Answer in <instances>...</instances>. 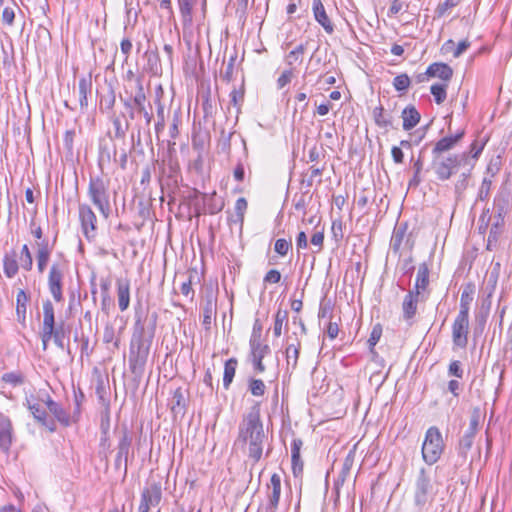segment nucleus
<instances>
[{"label":"nucleus","mask_w":512,"mask_h":512,"mask_svg":"<svg viewBox=\"0 0 512 512\" xmlns=\"http://www.w3.org/2000/svg\"><path fill=\"white\" fill-rule=\"evenodd\" d=\"M157 314L153 313L148 320L142 321L136 315L130 343L129 367L135 378L140 379L144 373L150 346L155 335Z\"/></svg>","instance_id":"1"},{"label":"nucleus","mask_w":512,"mask_h":512,"mask_svg":"<svg viewBox=\"0 0 512 512\" xmlns=\"http://www.w3.org/2000/svg\"><path fill=\"white\" fill-rule=\"evenodd\" d=\"M239 439L248 443V456L254 463H257L262 457L264 444L267 440L258 404L251 408L240 423Z\"/></svg>","instance_id":"2"},{"label":"nucleus","mask_w":512,"mask_h":512,"mask_svg":"<svg viewBox=\"0 0 512 512\" xmlns=\"http://www.w3.org/2000/svg\"><path fill=\"white\" fill-rule=\"evenodd\" d=\"M437 495L430 474L421 468L412 487V512H428Z\"/></svg>","instance_id":"3"},{"label":"nucleus","mask_w":512,"mask_h":512,"mask_svg":"<svg viewBox=\"0 0 512 512\" xmlns=\"http://www.w3.org/2000/svg\"><path fill=\"white\" fill-rule=\"evenodd\" d=\"M468 161L467 152L448 153L446 156H432L430 168L437 180L447 181L458 172L460 167L466 166Z\"/></svg>","instance_id":"4"},{"label":"nucleus","mask_w":512,"mask_h":512,"mask_svg":"<svg viewBox=\"0 0 512 512\" xmlns=\"http://www.w3.org/2000/svg\"><path fill=\"white\" fill-rule=\"evenodd\" d=\"M88 196L104 218L110 215L109 180L102 176H90Z\"/></svg>","instance_id":"5"},{"label":"nucleus","mask_w":512,"mask_h":512,"mask_svg":"<svg viewBox=\"0 0 512 512\" xmlns=\"http://www.w3.org/2000/svg\"><path fill=\"white\" fill-rule=\"evenodd\" d=\"M444 448V442L439 429L435 426L430 427L425 434L422 445L423 460L432 465L438 461Z\"/></svg>","instance_id":"6"},{"label":"nucleus","mask_w":512,"mask_h":512,"mask_svg":"<svg viewBox=\"0 0 512 512\" xmlns=\"http://www.w3.org/2000/svg\"><path fill=\"white\" fill-rule=\"evenodd\" d=\"M66 266L61 262H54L48 273V289L56 302L64 300L63 285Z\"/></svg>","instance_id":"7"},{"label":"nucleus","mask_w":512,"mask_h":512,"mask_svg":"<svg viewBox=\"0 0 512 512\" xmlns=\"http://www.w3.org/2000/svg\"><path fill=\"white\" fill-rule=\"evenodd\" d=\"M137 91L134 96L129 98L120 97V101L123 104L125 111L122 113L123 117H127L126 120L129 122L134 120L139 115L140 107L146 103V94L143 88L141 77L136 78Z\"/></svg>","instance_id":"8"},{"label":"nucleus","mask_w":512,"mask_h":512,"mask_svg":"<svg viewBox=\"0 0 512 512\" xmlns=\"http://www.w3.org/2000/svg\"><path fill=\"white\" fill-rule=\"evenodd\" d=\"M469 333V315L458 314L452 325V339L454 345L466 347Z\"/></svg>","instance_id":"9"},{"label":"nucleus","mask_w":512,"mask_h":512,"mask_svg":"<svg viewBox=\"0 0 512 512\" xmlns=\"http://www.w3.org/2000/svg\"><path fill=\"white\" fill-rule=\"evenodd\" d=\"M139 115H141L145 120V126H140L138 124L135 125V129L137 130L136 136L132 134V139L135 141V144L138 146H141L142 139L146 142H152V136H151V122L153 119V113L151 111V107L148 109L144 104L140 107Z\"/></svg>","instance_id":"10"},{"label":"nucleus","mask_w":512,"mask_h":512,"mask_svg":"<svg viewBox=\"0 0 512 512\" xmlns=\"http://www.w3.org/2000/svg\"><path fill=\"white\" fill-rule=\"evenodd\" d=\"M202 325L206 331L211 329V324L217 313V296L210 290L207 291L203 301L201 302Z\"/></svg>","instance_id":"11"},{"label":"nucleus","mask_w":512,"mask_h":512,"mask_svg":"<svg viewBox=\"0 0 512 512\" xmlns=\"http://www.w3.org/2000/svg\"><path fill=\"white\" fill-rule=\"evenodd\" d=\"M79 219L85 237L88 240L94 238L97 217L88 204H79Z\"/></svg>","instance_id":"12"},{"label":"nucleus","mask_w":512,"mask_h":512,"mask_svg":"<svg viewBox=\"0 0 512 512\" xmlns=\"http://www.w3.org/2000/svg\"><path fill=\"white\" fill-rule=\"evenodd\" d=\"M427 297L416 294L413 291H408V293L404 296L402 302V312L403 319L411 325L413 323V319L417 313V305L419 302L426 301Z\"/></svg>","instance_id":"13"},{"label":"nucleus","mask_w":512,"mask_h":512,"mask_svg":"<svg viewBox=\"0 0 512 512\" xmlns=\"http://www.w3.org/2000/svg\"><path fill=\"white\" fill-rule=\"evenodd\" d=\"M161 496V488L156 484L144 489L141 494L139 512H149L151 506H156L160 503Z\"/></svg>","instance_id":"14"},{"label":"nucleus","mask_w":512,"mask_h":512,"mask_svg":"<svg viewBox=\"0 0 512 512\" xmlns=\"http://www.w3.org/2000/svg\"><path fill=\"white\" fill-rule=\"evenodd\" d=\"M464 134V130H461L455 135L439 139L432 149V156H446V153L451 151L457 145V143L464 137Z\"/></svg>","instance_id":"15"},{"label":"nucleus","mask_w":512,"mask_h":512,"mask_svg":"<svg viewBox=\"0 0 512 512\" xmlns=\"http://www.w3.org/2000/svg\"><path fill=\"white\" fill-rule=\"evenodd\" d=\"M132 438L129 435L127 431H124L119 443H118V451L115 458V466L116 468H120L122 464L124 465V471H127V463H128V456L130 452Z\"/></svg>","instance_id":"16"},{"label":"nucleus","mask_w":512,"mask_h":512,"mask_svg":"<svg viewBox=\"0 0 512 512\" xmlns=\"http://www.w3.org/2000/svg\"><path fill=\"white\" fill-rule=\"evenodd\" d=\"M428 285H429V268L427 264L421 263L418 267L416 280L413 289L410 291L415 292L416 294L426 296L428 298L429 291H428Z\"/></svg>","instance_id":"17"},{"label":"nucleus","mask_w":512,"mask_h":512,"mask_svg":"<svg viewBox=\"0 0 512 512\" xmlns=\"http://www.w3.org/2000/svg\"><path fill=\"white\" fill-rule=\"evenodd\" d=\"M13 441L12 424L10 419L0 414V450L8 453Z\"/></svg>","instance_id":"18"},{"label":"nucleus","mask_w":512,"mask_h":512,"mask_svg":"<svg viewBox=\"0 0 512 512\" xmlns=\"http://www.w3.org/2000/svg\"><path fill=\"white\" fill-rule=\"evenodd\" d=\"M312 10L314 14L315 20L323 27V29L328 33L331 34L334 31V26L332 22L330 21L325 7L321 0H313L312 2Z\"/></svg>","instance_id":"19"},{"label":"nucleus","mask_w":512,"mask_h":512,"mask_svg":"<svg viewBox=\"0 0 512 512\" xmlns=\"http://www.w3.org/2000/svg\"><path fill=\"white\" fill-rule=\"evenodd\" d=\"M117 298L119 309L124 312L130 305V282L128 279H117Z\"/></svg>","instance_id":"20"},{"label":"nucleus","mask_w":512,"mask_h":512,"mask_svg":"<svg viewBox=\"0 0 512 512\" xmlns=\"http://www.w3.org/2000/svg\"><path fill=\"white\" fill-rule=\"evenodd\" d=\"M47 408L54 415L56 420L63 426L68 427L72 423V418L69 412L64 409L59 403L53 401L48 397L46 401Z\"/></svg>","instance_id":"21"},{"label":"nucleus","mask_w":512,"mask_h":512,"mask_svg":"<svg viewBox=\"0 0 512 512\" xmlns=\"http://www.w3.org/2000/svg\"><path fill=\"white\" fill-rule=\"evenodd\" d=\"M187 397L185 391L179 387L172 395L170 406L174 416H183L186 412Z\"/></svg>","instance_id":"22"},{"label":"nucleus","mask_w":512,"mask_h":512,"mask_svg":"<svg viewBox=\"0 0 512 512\" xmlns=\"http://www.w3.org/2000/svg\"><path fill=\"white\" fill-rule=\"evenodd\" d=\"M428 74L430 77H437L447 83L453 76V70L446 63L435 62L428 66Z\"/></svg>","instance_id":"23"},{"label":"nucleus","mask_w":512,"mask_h":512,"mask_svg":"<svg viewBox=\"0 0 512 512\" xmlns=\"http://www.w3.org/2000/svg\"><path fill=\"white\" fill-rule=\"evenodd\" d=\"M53 327H55V316H54V306L52 302L47 299L43 301V324L42 329L46 331V337H48L53 332Z\"/></svg>","instance_id":"24"},{"label":"nucleus","mask_w":512,"mask_h":512,"mask_svg":"<svg viewBox=\"0 0 512 512\" xmlns=\"http://www.w3.org/2000/svg\"><path fill=\"white\" fill-rule=\"evenodd\" d=\"M271 493L268 495V504L266 507L276 510L280 500L281 494V479L280 476L274 473L270 479Z\"/></svg>","instance_id":"25"},{"label":"nucleus","mask_w":512,"mask_h":512,"mask_svg":"<svg viewBox=\"0 0 512 512\" xmlns=\"http://www.w3.org/2000/svg\"><path fill=\"white\" fill-rule=\"evenodd\" d=\"M401 117L403 119V129L409 131L413 129L420 121V113L417 109L409 105L402 111Z\"/></svg>","instance_id":"26"},{"label":"nucleus","mask_w":512,"mask_h":512,"mask_svg":"<svg viewBox=\"0 0 512 512\" xmlns=\"http://www.w3.org/2000/svg\"><path fill=\"white\" fill-rule=\"evenodd\" d=\"M17 253L15 250L7 252L3 258V268L4 273L8 278H13L19 270V265L17 262Z\"/></svg>","instance_id":"27"},{"label":"nucleus","mask_w":512,"mask_h":512,"mask_svg":"<svg viewBox=\"0 0 512 512\" xmlns=\"http://www.w3.org/2000/svg\"><path fill=\"white\" fill-rule=\"evenodd\" d=\"M91 77H82L78 82L79 104L82 110L88 107V94L91 93Z\"/></svg>","instance_id":"28"},{"label":"nucleus","mask_w":512,"mask_h":512,"mask_svg":"<svg viewBox=\"0 0 512 512\" xmlns=\"http://www.w3.org/2000/svg\"><path fill=\"white\" fill-rule=\"evenodd\" d=\"M27 407L31 411L33 417L42 425L49 428L50 431H55V426L53 422L47 423V414L46 411L40 406L38 403H31L27 399Z\"/></svg>","instance_id":"29"},{"label":"nucleus","mask_w":512,"mask_h":512,"mask_svg":"<svg viewBox=\"0 0 512 512\" xmlns=\"http://www.w3.org/2000/svg\"><path fill=\"white\" fill-rule=\"evenodd\" d=\"M301 343L296 338L295 342L289 343L286 347L285 354L287 359V365L291 366L294 370L297 367V362L300 354Z\"/></svg>","instance_id":"30"},{"label":"nucleus","mask_w":512,"mask_h":512,"mask_svg":"<svg viewBox=\"0 0 512 512\" xmlns=\"http://www.w3.org/2000/svg\"><path fill=\"white\" fill-rule=\"evenodd\" d=\"M474 286L468 284L461 293L460 310L458 314L469 315L470 305L473 301Z\"/></svg>","instance_id":"31"},{"label":"nucleus","mask_w":512,"mask_h":512,"mask_svg":"<svg viewBox=\"0 0 512 512\" xmlns=\"http://www.w3.org/2000/svg\"><path fill=\"white\" fill-rule=\"evenodd\" d=\"M309 43H310V41L307 40L305 43H300L293 50H291L286 55V58H285L287 65L292 66L295 62H301Z\"/></svg>","instance_id":"32"},{"label":"nucleus","mask_w":512,"mask_h":512,"mask_svg":"<svg viewBox=\"0 0 512 512\" xmlns=\"http://www.w3.org/2000/svg\"><path fill=\"white\" fill-rule=\"evenodd\" d=\"M197 0H177L179 11L184 24L192 23V10Z\"/></svg>","instance_id":"33"},{"label":"nucleus","mask_w":512,"mask_h":512,"mask_svg":"<svg viewBox=\"0 0 512 512\" xmlns=\"http://www.w3.org/2000/svg\"><path fill=\"white\" fill-rule=\"evenodd\" d=\"M237 364L238 361L236 358H230L225 362L223 375V386L225 389H229L230 384L233 381Z\"/></svg>","instance_id":"34"},{"label":"nucleus","mask_w":512,"mask_h":512,"mask_svg":"<svg viewBox=\"0 0 512 512\" xmlns=\"http://www.w3.org/2000/svg\"><path fill=\"white\" fill-rule=\"evenodd\" d=\"M111 122L114 128V138L116 139H124L127 131L130 128V122L126 120L124 123L121 121L120 116L113 115L111 117Z\"/></svg>","instance_id":"35"},{"label":"nucleus","mask_w":512,"mask_h":512,"mask_svg":"<svg viewBox=\"0 0 512 512\" xmlns=\"http://www.w3.org/2000/svg\"><path fill=\"white\" fill-rule=\"evenodd\" d=\"M215 196L216 193L214 192L209 197H205L204 201L206 212L211 215L219 213L224 208V202L222 200H217Z\"/></svg>","instance_id":"36"},{"label":"nucleus","mask_w":512,"mask_h":512,"mask_svg":"<svg viewBox=\"0 0 512 512\" xmlns=\"http://www.w3.org/2000/svg\"><path fill=\"white\" fill-rule=\"evenodd\" d=\"M374 121L377 126L381 128H388L392 126L391 117L385 115L384 108L382 106L375 107L373 110Z\"/></svg>","instance_id":"37"},{"label":"nucleus","mask_w":512,"mask_h":512,"mask_svg":"<svg viewBox=\"0 0 512 512\" xmlns=\"http://www.w3.org/2000/svg\"><path fill=\"white\" fill-rule=\"evenodd\" d=\"M406 236V228L397 227L394 229L391 241H390V247L394 253H398L400 250V247L402 245V242Z\"/></svg>","instance_id":"38"},{"label":"nucleus","mask_w":512,"mask_h":512,"mask_svg":"<svg viewBox=\"0 0 512 512\" xmlns=\"http://www.w3.org/2000/svg\"><path fill=\"white\" fill-rule=\"evenodd\" d=\"M29 301V295L24 290H19L16 297V313L18 317H22L25 320L27 303Z\"/></svg>","instance_id":"39"},{"label":"nucleus","mask_w":512,"mask_h":512,"mask_svg":"<svg viewBox=\"0 0 512 512\" xmlns=\"http://www.w3.org/2000/svg\"><path fill=\"white\" fill-rule=\"evenodd\" d=\"M447 87V83H435L430 87V92L437 104H442L446 100Z\"/></svg>","instance_id":"40"},{"label":"nucleus","mask_w":512,"mask_h":512,"mask_svg":"<svg viewBox=\"0 0 512 512\" xmlns=\"http://www.w3.org/2000/svg\"><path fill=\"white\" fill-rule=\"evenodd\" d=\"M250 346L253 359H263L270 351L268 345H262L259 340L253 338L250 340Z\"/></svg>","instance_id":"41"},{"label":"nucleus","mask_w":512,"mask_h":512,"mask_svg":"<svg viewBox=\"0 0 512 512\" xmlns=\"http://www.w3.org/2000/svg\"><path fill=\"white\" fill-rule=\"evenodd\" d=\"M288 321V311L278 309V311L275 314V321H274V327H273V333L275 337H280L282 334V327L284 323H287Z\"/></svg>","instance_id":"42"},{"label":"nucleus","mask_w":512,"mask_h":512,"mask_svg":"<svg viewBox=\"0 0 512 512\" xmlns=\"http://www.w3.org/2000/svg\"><path fill=\"white\" fill-rule=\"evenodd\" d=\"M474 437L475 436H473V435L464 433V435L460 438L459 446H458V453L463 458L467 457L468 452L472 448Z\"/></svg>","instance_id":"43"},{"label":"nucleus","mask_w":512,"mask_h":512,"mask_svg":"<svg viewBox=\"0 0 512 512\" xmlns=\"http://www.w3.org/2000/svg\"><path fill=\"white\" fill-rule=\"evenodd\" d=\"M480 419H481L480 409L479 408H474L472 413H471V416H470L469 427L465 431V433L475 436L477 434V431H478V428H479Z\"/></svg>","instance_id":"44"},{"label":"nucleus","mask_w":512,"mask_h":512,"mask_svg":"<svg viewBox=\"0 0 512 512\" xmlns=\"http://www.w3.org/2000/svg\"><path fill=\"white\" fill-rule=\"evenodd\" d=\"M1 380L13 387H17L24 383V376L21 372H8L2 375Z\"/></svg>","instance_id":"45"},{"label":"nucleus","mask_w":512,"mask_h":512,"mask_svg":"<svg viewBox=\"0 0 512 512\" xmlns=\"http://www.w3.org/2000/svg\"><path fill=\"white\" fill-rule=\"evenodd\" d=\"M164 127H165L164 106L160 102V100H158L157 121L154 124V130H155L157 138L159 137V134L164 130Z\"/></svg>","instance_id":"46"},{"label":"nucleus","mask_w":512,"mask_h":512,"mask_svg":"<svg viewBox=\"0 0 512 512\" xmlns=\"http://www.w3.org/2000/svg\"><path fill=\"white\" fill-rule=\"evenodd\" d=\"M411 80L405 73L396 76L393 80V86L395 90L399 92L406 91L410 86Z\"/></svg>","instance_id":"47"},{"label":"nucleus","mask_w":512,"mask_h":512,"mask_svg":"<svg viewBox=\"0 0 512 512\" xmlns=\"http://www.w3.org/2000/svg\"><path fill=\"white\" fill-rule=\"evenodd\" d=\"M266 390V386L261 379L251 378L249 380V391L253 396H263Z\"/></svg>","instance_id":"48"},{"label":"nucleus","mask_w":512,"mask_h":512,"mask_svg":"<svg viewBox=\"0 0 512 512\" xmlns=\"http://www.w3.org/2000/svg\"><path fill=\"white\" fill-rule=\"evenodd\" d=\"M247 206V200L244 197H240L237 199L234 207L237 219L233 220L234 222H239L241 224L243 223L244 214L247 209Z\"/></svg>","instance_id":"49"},{"label":"nucleus","mask_w":512,"mask_h":512,"mask_svg":"<svg viewBox=\"0 0 512 512\" xmlns=\"http://www.w3.org/2000/svg\"><path fill=\"white\" fill-rule=\"evenodd\" d=\"M471 168L467 169L466 171L462 172L458 178V180L455 182L454 188L455 192L460 194L462 193L468 186V179L470 177Z\"/></svg>","instance_id":"50"},{"label":"nucleus","mask_w":512,"mask_h":512,"mask_svg":"<svg viewBox=\"0 0 512 512\" xmlns=\"http://www.w3.org/2000/svg\"><path fill=\"white\" fill-rule=\"evenodd\" d=\"M292 248L291 241H287L286 239H277L274 245V250L280 256H286L288 251Z\"/></svg>","instance_id":"51"},{"label":"nucleus","mask_w":512,"mask_h":512,"mask_svg":"<svg viewBox=\"0 0 512 512\" xmlns=\"http://www.w3.org/2000/svg\"><path fill=\"white\" fill-rule=\"evenodd\" d=\"M413 262H414V259L411 254L400 261L399 270L402 272L403 275H411L413 273V271H414Z\"/></svg>","instance_id":"52"},{"label":"nucleus","mask_w":512,"mask_h":512,"mask_svg":"<svg viewBox=\"0 0 512 512\" xmlns=\"http://www.w3.org/2000/svg\"><path fill=\"white\" fill-rule=\"evenodd\" d=\"M509 201L505 196H499L495 199V215L505 216L508 211Z\"/></svg>","instance_id":"53"},{"label":"nucleus","mask_w":512,"mask_h":512,"mask_svg":"<svg viewBox=\"0 0 512 512\" xmlns=\"http://www.w3.org/2000/svg\"><path fill=\"white\" fill-rule=\"evenodd\" d=\"M244 101V88L242 87L240 90L233 89L230 93V103L237 107V112L240 111V106Z\"/></svg>","instance_id":"54"},{"label":"nucleus","mask_w":512,"mask_h":512,"mask_svg":"<svg viewBox=\"0 0 512 512\" xmlns=\"http://www.w3.org/2000/svg\"><path fill=\"white\" fill-rule=\"evenodd\" d=\"M236 58H237L236 55L231 56L226 65L225 71L221 73V78L226 82H230L233 79V72H234V65L236 62Z\"/></svg>","instance_id":"55"},{"label":"nucleus","mask_w":512,"mask_h":512,"mask_svg":"<svg viewBox=\"0 0 512 512\" xmlns=\"http://www.w3.org/2000/svg\"><path fill=\"white\" fill-rule=\"evenodd\" d=\"M381 335H382V328L379 324H377L373 327V329L370 333L369 339H368V345L370 347L371 352H373L374 346L380 340Z\"/></svg>","instance_id":"56"},{"label":"nucleus","mask_w":512,"mask_h":512,"mask_svg":"<svg viewBox=\"0 0 512 512\" xmlns=\"http://www.w3.org/2000/svg\"><path fill=\"white\" fill-rule=\"evenodd\" d=\"M460 3V0H445L443 3H440L436 8V14L438 17H442L445 15V13L453 8L456 7Z\"/></svg>","instance_id":"57"},{"label":"nucleus","mask_w":512,"mask_h":512,"mask_svg":"<svg viewBox=\"0 0 512 512\" xmlns=\"http://www.w3.org/2000/svg\"><path fill=\"white\" fill-rule=\"evenodd\" d=\"M52 339L59 348H64L63 324H60L58 327H53Z\"/></svg>","instance_id":"58"},{"label":"nucleus","mask_w":512,"mask_h":512,"mask_svg":"<svg viewBox=\"0 0 512 512\" xmlns=\"http://www.w3.org/2000/svg\"><path fill=\"white\" fill-rule=\"evenodd\" d=\"M407 8H408V4H406L404 1L393 0L389 7L388 15L389 16L396 15V14L400 13L403 9H407Z\"/></svg>","instance_id":"59"},{"label":"nucleus","mask_w":512,"mask_h":512,"mask_svg":"<svg viewBox=\"0 0 512 512\" xmlns=\"http://www.w3.org/2000/svg\"><path fill=\"white\" fill-rule=\"evenodd\" d=\"M491 186L492 181L490 179L484 178L479 189V198L481 200H484L489 196Z\"/></svg>","instance_id":"60"},{"label":"nucleus","mask_w":512,"mask_h":512,"mask_svg":"<svg viewBox=\"0 0 512 512\" xmlns=\"http://www.w3.org/2000/svg\"><path fill=\"white\" fill-rule=\"evenodd\" d=\"M38 250L36 255H42L50 257L51 252L53 250V246H50L47 240H43L39 243H37Z\"/></svg>","instance_id":"61"},{"label":"nucleus","mask_w":512,"mask_h":512,"mask_svg":"<svg viewBox=\"0 0 512 512\" xmlns=\"http://www.w3.org/2000/svg\"><path fill=\"white\" fill-rule=\"evenodd\" d=\"M132 42L128 38H124L120 43L121 53L124 55V62L128 61L130 53L132 51Z\"/></svg>","instance_id":"62"},{"label":"nucleus","mask_w":512,"mask_h":512,"mask_svg":"<svg viewBox=\"0 0 512 512\" xmlns=\"http://www.w3.org/2000/svg\"><path fill=\"white\" fill-rule=\"evenodd\" d=\"M281 280V273L276 269L269 270L264 276V282L276 284Z\"/></svg>","instance_id":"63"},{"label":"nucleus","mask_w":512,"mask_h":512,"mask_svg":"<svg viewBox=\"0 0 512 512\" xmlns=\"http://www.w3.org/2000/svg\"><path fill=\"white\" fill-rule=\"evenodd\" d=\"M471 43L468 39L462 40L458 43V45L453 50V57H460L469 47Z\"/></svg>","instance_id":"64"}]
</instances>
